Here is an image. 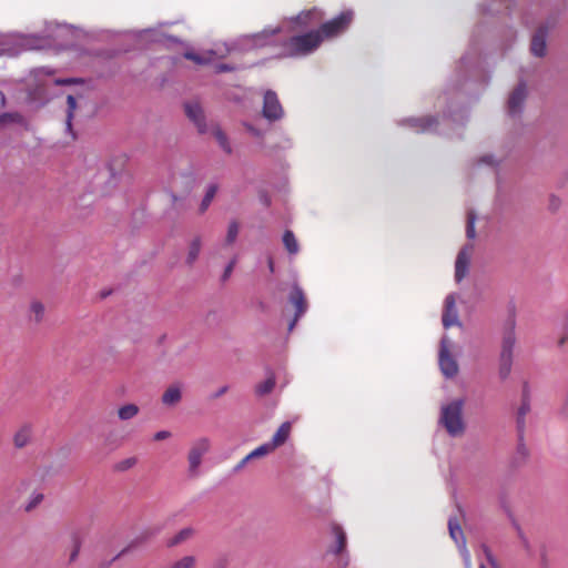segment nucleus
I'll use <instances>...</instances> for the list:
<instances>
[{
	"label": "nucleus",
	"instance_id": "6e6d98bb",
	"mask_svg": "<svg viewBox=\"0 0 568 568\" xmlns=\"http://www.w3.org/2000/svg\"><path fill=\"white\" fill-rule=\"evenodd\" d=\"M229 560L225 556H220L212 562V568H227Z\"/></svg>",
	"mask_w": 568,
	"mask_h": 568
},
{
	"label": "nucleus",
	"instance_id": "680f3d73",
	"mask_svg": "<svg viewBox=\"0 0 568 568\" xmlns=\"http://www.w3.org/2000/svg\"><path fill=\"white\" fill-rule=\"evenodd\" d=\"M227 390H229V386L224 385V386L220 387L215 393H213L211 395V398L216 399V398L223 396Z\"/></svg>",
	"mask_w": 568,
	"mask_h": 568
},
{
	"label": "nucleus",
	"instance_id": "bf43d9fd",
	"mask_svg": "<svg viewBox=\"0 0 568 568\" xmlns=\"http://www.w3.org/2000/svg\"><path fill=\"white\" fill-rule=\"evenodd\" d=\"M477 164H487V165H490V166H494L496 164V160H495V156L493 154L490 155H484L481 156L478 161H477Z\"/></svg>",
	"mask_w": 568,
	"mask_h": 568
},
{
	"label": "nucleus",
	"instance_id": "052dcab7",
	"mask_svg": "<svg viewBox=\"0 0 568 568\" xmlns=\"http://www.w3.org/2000/svg\"><path fill=\"white\" fill-rule=\"evenodd\" d=\"M540 568H548L549 567V561H548V558H547V550H546V547L542 546L541 549H540Z\"/></svg>",
	"mask_w": 568,
	"mask_h": 568
},
{
	"label": "nucleus",
	"instance_id": "0e129e2a",
	"mask_svg": "<svg viewBox=\"0 0 568 568\" xmlns=\"http://www.w3.org/2000/svg\"><path fill=\"white\" fill-rule=\"evenodd\" d=\"M248 463V459L246 457H244L235 467H234V471L237 473L240 471L241 469L244 468V466Z\"/></svg>",
	"mask_w": 568,
	"mask_h": 568
},
{
	"label": "nucleus",
	"instance_id": "58836bf2",
	"mask_svg": "<svg viewBox=\"0 0 568 568\" xmlns=\"http://www.w3.org/2000/svg\"><path fill=\"white\" fill-rule=\"evenodd\" d=\"M237 234H239V223L236 221H232L227 227V233H226V239H225L226 244L227 245L233 244L237 237Z\"/></svg>",
	"mask_w": 568,
	"mask_h": 568
},
{
	"label": "nucleus",
	"instance_id": "49530a36",
	"mask_svg": "<svg viewBox=\"0 0 568 568\" xmlns=\"http://www.w3.org/2000/svg\"><path fill=\"white\" fill-rule=\"evenodd\" d=\"M459 552H460V556L463 558V561H464V565H465V568H471V558H470V552L469 550L467 549L466 545L464 544V541L462 540V545H460V548L458 549Z\"/></svg>",
	"mask_w": 568,
	"mask_h": 568
},
{
	"label": "nucleus",
	"instance_id": "0eeeda50",
	"mask_svg": "<svg viewBox=\"0 0 568 568\" xmlns=\"http://www.w3.org/2000/svg\"><path fill=\"white\" fill-rule=\"evenodd\" d=\"M353 18L354 12L352 10L343 11L337 17L322 23L317 31L323 37V40L325 38H335L348 29Z\"/></svg>",
	"mask_w": 568,
	"mask_h": 568
},
{
	"label": "nucleus",
	"instance_id": "2eb2a0df",
	"mask_svg": "<svg viewBox=\"0 0 568 568\" xmlns=\"http://www.w3.org/2000/svg\"><path fill=\"white\" fill-rule=\"evenodd\" d=\"M499 509H503L504 513L506 514V516L508 517L513 528L516 530L517 532V536L523 545V548L525 549L526 554L529 556V557H532L534 555V550H532V547L527 538V536L525 535L524 530L521 529L518 520L516 519V517L514 516V514L511 513L509 506L505 503V500L499 496Z\"/></svg>",
	"mask_w": 568,
	"mask_h": 568
},
{
	"label": "nucleus",
	"instance_id": "603ef678",
	"mask_svg": "<svg viewBox=\"0 0 568 568\" xmlns=\"http://www.w3.org/2000/svg\"><path fill=\"white\" fill-rule=\"evenodd\" d=\"M83 80L80 78H59L54 80L57 85H71L75 83H82Z\"/></svg>",
	"mask_w": 568,
	"mask_h": 568
},
{
	"label": "nucleus",
	"instance_id": "c85d7f7f",
	"mask_svg": "<svg viewBox=\"0 0 568 568\" xmlns=\"http://www.w3.org/2000/svg\"><path fill=\"white\" fill-rule=\"evenodd\" d=\"M200 251H201V239L195 237L190 244L187 256L185 260V263L189 266H192L194 264V262L197 260Z\"/></svg>",
	"mask_w": 568,
	"mask_h": 568
},
{
	"label": "nucleus",
	"instance_id": "3c124183",
	"mask_svg": "<svg viewBox=\"0 0 568 568\" xmlns=\"http://www.w3.org/2000/svg\"><path fill=\"white\" fill-rule=\"evenodd\" d=\"M235 264H236V258H235V257H234V258H232V260L227 263V265L225 266L224 272H223V274H222V276H221V281H222V282H226V281L230 278V276H231V274H232V272H233V268H234Z\"/></svg>",
	"mask_w": 568,
	"mask_h": 568
},
{
	"label": "nucleus",
	"instance_id": "4d7b16f0",
	"mask_svg": "<svg viewBox=\"0 0 568 568\" xmlns=\"http://www.w3.org/2000/svg\"><path fill=\"white\" fill-rule=\"evenodd\" d=\"M161 37L164 39L165 44H182L183 43V41L179 37L173 36V34H162Z\"/></svg>",
	"mask_w": 568,
	"mask_h": 568
},
{
	"label": "nucleus",
	"instance_id": "6e6552de",
	"mask_svg": "<svg viewBox=\"0 0 568 568\" xmlns=\"http://www.w3.org/2000/svg\"><path fill=\"white\" fill-rule=\"evenodd\" d=\"M527 95V85L521 80L514 88L506 103V113L510 119L518 120L521 118Z\"/></svg>",
	"mask_w": 568,
	"mask_h": 568
},
{
	"label": "nucleus",
	"instance_id": "a19ab883",
	"mask_svg": "<svg viewBox=\"0 0 568 568\" xmlns=\"http://www.w3.org/2000/svg\"><path fill=\"white\" fill-rule=\"evenodd\" d=\"M31 313L33 314V320L36 323H40L44 315V306L41 302H32L30 306Z\"/></svg>",
	"mask_w": 568,
	"mask_h": 568
},
{
	"label": "nucleus",
	"instance_id": "6ab92c4d",
	"mask_svg": "<svg viewBox=\"0 0 568 568\" xmlns=\"http://www.w3.org/2000/svg\"><path fill=\"white\" fill-rule=\"evenodd\" d=\"M456 301L454 294H448L445 298L444 311L442 315V323L445 328H449L453 325H460L458 321V313L456 310Z\"/></svg>",
	"mask_w": 568,
	"mask_h": 568
},
{
	"label": "nucleus",
	"instance_id": "9d476101",
	"mask_svg": "<svg viewBox=\"0 0 568 568\" xmlns=\"http://www.w3.org/2000/svg\"><path fill=\"white\" fill-rule=\"evenodd\" d=\"M438 365L446 378H453L458 373V364L448 349L447 336H444L440 341Z\"/></svg>",
	"mask_w": 568,
	"mask_h": 568
},
{
	"label": "nucleus",
	"instance_id": "ea45409f",
	"mask_svg": "<svg viewBox=\"0 0 568 568\" xmlns=\"http://www.w3.org/2000/svg\"><path fill=\"white\" fill-rule=\"evenodd\" d=\"M272 453V450L270 449V447L264 443L263 445L256 447L255 449H253L250 454H247L245 457L250 460L252 459H255V458H260V457H263L267 454Z\"/></svg>",
	"mask_w": 568,
	"mask_h": 568
},
{
	"label": "nucleus",
	"instance_id": "2f4dec72",
	"mask_svg": "<svg viewBox=\"0 0 568 568\" xmlns=\"http://www.w3.org/2000/svg\"><path fill=\"white\" fill-rule=\"evenodd\" d=\"M23 122V116L18 112H3L0 114V126L17 123L20 124Z\"/></svg>",
	"mask_w": 568,
	"mask_h": 568
},
{
	"label": "nucleus",
	"instance_id": "9b49d317",
	"mask_svg": "<svg viewBox=\"0 0 568 568\" xmlns=\"http://www.w3.org/2000/svg\"><path fill=\"white\" fill-rule=\"evenodd\" d=\"M288 302L295 306L294 318L288 324V331L291 332L296 325L300 317H302L307 311V303L302 287L294 283L288 295Z\"/></svg>",
	"mask_w": 568,
	"mask_h": 568
},
{
	"label": "nucleus",
	"instance_id": "bb28decb",
	"mask_svg": "<svg viewBox=\"0 0 568 568\" xmlns=\"http://www.w3.org/2000/svg\"><path fill=\"white\" fill-rule=\"evenodd\" d=\"M71 542H72V550L69 555L68 564H72L77 560L81 545H82V538L79 531H72L71 534Z\"/></svg>",
	"mask_w": 568,
	"mask_h": 568
},
{
	"label": "nucleus",
	"instance_id": "5fc2aeb1",
	"mask_svg": "<svg viewBox=\"0 0 568 568\" xmlns=\"http://www.w3.org/2000/svg\"><path fill=\"white\" fill-rule=\"evenodd\" d=\"M132 548V545H129L128 547L123 548L118 555H115L110 561L102 562L100 565V568H109L112 562L118 560L120 557H122L124 554H126Z\"/></svg>",
	"mask_w": 568,
	"mask_h": 568
},
{
	"label": "nucleus",
	"instance_id": "37998d69",
	"mask_svg": "<svg viewBox=\"0 0 568 568\" xmlns=\"http://www.w3.org/2000/svg\"><path fill=\"white\" fill-rule=\"evenodd\" d=\"M481 551L488 564L491 566V568H497V558L495 557L490 548L487 545L483 544Z\"/></svg>",
	"mask_w": 568,
	"mask_h": 568
},
{
	"label": "nucleus",
	"instance_id": "7c9ffc66",
	"mask_svg": "<svg viewBox=\"0 0 568 568\" xmlns=\"http://www.w3.org/2000/svg\"><path fill=\"white\" fill-rule=\"evenodd\" d=\"M216 191H217V185L216 184H210L207 186L205 195L202 199V202L200 204V212L201 213H203V212H205L207 210V207L210 206L212 200L214 199V196L216 194Z\"/></svg>",
	"mask_w": 568,
	"mask_h": 568
},
{
	"label": "nucleus",
	"instance_id": "393cba45",
	"mask_svg": "<svg viewBox=\"0 0 568 568\" xmlns=\"http://www.w3.org/2000/svg\"><path fill=\"white\" fill-rule=\"evenodd\" d=\"M32 434L31 426L29 424L23 425L13 437V443L17 448H23L30 442Z\"/></svg>",
	"mask_w": 568,
	"mask_h": 568
},
{
	"label": "nucleus",
	"instance_id": "72a5a7b5",
	"mask_svg": "<svg viewBox=\"0 0 568 568\" xmlns=\"http://www.w3.org/2000/svg\"><path fill=\"white\" fill-rule=\"evenodd\" d=\"M139 413V407L135 404H126L119 409V418L129 420Z\"/></svg>",
	"mask_w": 568,
	"mask_h": 568
},
{
	"label": "nucleus",
	"instance_id": "79ce46f5",
	"mask_svg": "<svg viewBox=\"0 0 568 568\" xmlns=\"http://www.w3.org/2000/svg\"><path fill=\"white\" fill-rule=\"evenodd\" d=\"M561 199L556 195V194H550L549 197H548V211L551 213V214H556L560 207H561Z\"/></svg>",
	"mask_w": 568,
	"mask_h": 568
},
{
	"label": "nucleus",
	"instance_id": "4468645a",
	"mask_svg": "<svg viewBox=\"0 0 568 568\" xmlns=\"http://www.w3.org/2000/svg\"><path fill=\"white\" fill-rule=\"evenodd\" d=\"M400 125H407L417 133H425L433 131L438 125V119L433 115L420 118H405L398 122Z\"/></svg>",
	"mask_w": 568,
	"mask_h": 568
},
{
	"label": "nucleus",
	"instance_id": "4be33fe9",
	"mask_svg": "<svg viewBox=\"0 0 568 568\" xmlns=\"http://www.w3.org/2000/svg\"><path fill=\"white\" fill-rule=\"evenodd\" d=\"M182 399V390L180 384L170 385L162 394V403L166 406H174Z\"/></svg>",
	"mask_w": 568,
	"mask_h": 568
},
{
	"label": "nucleus",
	"instance_id": "5701e85b",
	"mask_svg": "<svg viewBox=\"0 0 568 568\" xmlns=\"http://www.w3.org/2000/svg\"><path fill=\"white\" fill-rule=\"evenodd\" d=\"M448 530L450 538L455 541L458 549L460 548L462 540L466 545V538L456 517H450L448 519Z\"/></svg>",
	"mask_w": 568,
	"mask_h": 568
},
{
	"label": "nucleus",
	"instance_id": "a878e982",
	"mask_svg": "<svg viewBox=\"0 0 568 568\" xmlns=\"http://www.w3.org/2000/svg\"><path fill=\"white\" fill-rule=\"evenodd\" d=\"M283 244L290 254H297L300 246L294 233L291 230H286L282 237Z\"/></svg>",
	"mask_w": 568,
	"mask_h": 568
},
{
	"label": "nucleus",
	"instance_id": "c756f323",
	"mask_svg": "<svg viewBox=\"0 0 568 568\" xmlns=\"http://www.w3.org/2000/svg\"><path fill=\"white\" fill-rule=\"evenodd\" d=\"M213 134H214L220 148L227 154H231L232 153L231 144L229 142L226 134L222 131V129L220 126L214 128Z\"/></svg>",
	"mask_w": 568,
	"mask_h": 568
},
{
	"label": "nucleus",
	"instance_id": "dca6fc26",
	"mask_svg": "<svg viewBox=\"0 0 568 568\" xmlns=\"http://www.w3.org/2000/svg\"><path fill=\"white\" fill-rule=\"evenodd\" d=\"M210 449V440L205 437L197 439L194 442L190 453H189V470L190 473H195L199 466L201 465L202 457Z\"/></svg>",
	"mask_w": 568,
	"mask_h": 568
},
{
	"label": "nucleus",
	"instance_id": "ddd939ff",
	"mask_svg": "<svg viewBox=\"0 0 568 568\" xmlns=\"http://www.w3.org/2000/svg\"><path fill=\"white\" fill-rule=\"evenodd\" d=\"M184 111L190 121L194 123L200 134L207 132L206 118L204 110L197 102H185Z\"/></svg>",
	"mask_w": 568,
	"mask_h": 568
},
{
	"label": "nucleus",
	"instance_id": "a211bd4d",
	"mask_svg": "<svg viewBox=\"0 0 568 568\" xmlns=\"http://www.w3.org/2000/svg\"><path fill=\"white\" fill-rule=\"evenodd\" d=\"M323 17L324 13L320 9L313 8L302 11L295 17H292L290 22L298 27L301 30H304L308 26L320 22Z\"/></svg>",
	"mask_w": 568,
	"mask_h": 568
},
{
	"label": "nucleus",
	"instance_id": "13d9d810",
	"mask_svg": "<svg viewBox=\"0 0 568 568\" xmlns=\"http://www.w3.org/2000/svg\"><path fill=\"white\" fill-rule=\"evenodd\" d=\"M496 0H490L488 4H480V11L483 14H493L494 13V4H495Z\"/></svg>",
	"mask_w": 568,
	"mask_h": 568
},
{
	"label": "nucleus",
	"instance_id": "39448f33",
	"mask_svg": "<svg viewBox=\"0 0 568 568\" xmlns=\"http://www.w3.org/2000/svg\"><path fill=\"white\" fill-rule=\"evenodd\" d=\"M464 400L458 398L442 407L439 423L443 424L452 437L464 434L465 423L463 420Z\"/></svg>",
	"mask_w": 568,
	"mask_h": 568
},
{
	"label": "nucleus",
	"instance_id": "f03ea898",
	"mask_svg": "<svg viewBox=\"0 0 568 568\" xmlns=\"http://www.w3.org/2000/svg\"><path fill=\"white\" fill-rule=\"evenodd\" d=\"M516 316L517 303L514 296H510L504 306L501 323V349L499 352V381L506 379L513 367L514 347L516 344Z\"/></svg>",
	"mask_w": 568,
	"mask_h": 568
},
{
	"label": "nucleus",
	"instance_id": "8fccbe9b",
	"mask_svg": "<svg viewBox=\"0 0 568 568\" xmlns=\"http://www.w3.org/2000/svg\"><path fill=\"white\" fill-rule=\"evenodd\" d=\"M42 500H43V494H41V493L33 494L24 509L27 511H30L33 508H36Z\"/></svg>",
	"mask_w": 568,
	"mask_h": 568
},
{
	"label": "nucleus",
	"instance_id": "1a4fd4ad",
	"mask_svg": "<svg viewBox=\"0 0 568 568\" xmlns=\"http://www.w3.org/2000/svg\"><path fill=\"white\" fill-rule=\"evenodd\" d=\"M282 103L273 90H266L263 95L262 115L270 123L277 122L284 118Z\"/></svg>",
	"mask_w": 568,
	"mask_h": 568
},
{
	"label": "nucleus",
	"instance_id": "7ed1b4c3",
	"mask_svg": "<svg viewBox=\"0 0 568 568\" xmlns=\"http://www.w3.org/2000/svg\"><path fill=\"white\" fill-rule=\"evenodd\" d=\"M285 31L284 26L275 28L267 27L260 32L243 34L227 45V52L232 51H250L261 49L265 47H281L283 40V33Z\"/></svg>",
	"mask_w": 568,
	"mask_h": 568
},
{
	"label": "nucleus",
	"instance_id": "20e7f679",
	"mask_svg": "<svg viewBox=\"0 0 568 568\" xmlns=\"http://www.w3.org/2000/svg\"><path fill=\"white\" fill-rule=\"evenodd\" d=\"M323 41L318 31L312 30L303 34L284 36L281 41L282 57L307 55L315 51Z\"/></svg>",
	"mask_w": 568,
	"mask_h": 568
},
{
	"label": "nucleus",
	"instance_id": "e2e57ef3",
	"mask_svg": "<svg viewBox=\"0 0 568 568\" xmlns=\"http://www.w3.org/2000/svg\"><path fill=\"white\" fill-rule=\"evenodd\" d=\"M170 432L168 430H160L154 434V440H163L170 437Z\"/></svg>",
	"mask_w": 568,
	"mask_h": 568
},
{
	"label": "nucleus",
	"instance_id": "774afa93",
	"mask_svg": "<svg viewBox=\"0 0 568 568\" xmlns=\"http://www.w3.org/2000/svg\"><path fill=\"white\" fill-rule=\"evenodd\" d=\"M566 343H568V334L564 333V335L558 341V347H562Z\"/></svg>",
	"mask_w": 568,
	"mask_h": 568
},
{
	"label": "nucleus",
	"instance_id": "338daca9",
	"mask_svg": "<svg viewBox=\"0 0 568 568\" xmlns=\"http://www.w3.org/2000/svg\"><path fill=\"white\" fill-rule=\"evenodd\" d=\"M562 331L564 333L568 334V310L566 311L564 316Z\"/></svg>",
	"mask_w": 568,
	"mask_h": 568
},
{
	"label": "nucleus",
	"instance_id": "c03bdc74",
	"mask_svg": "<svg viewBox=\"0 0 568 568\" xmlns=\"http://www.w3.org/2000/svg\"><path fill=\"white\" fill-rule=\"evenodd\" d=\"M243 126H244V128H245V130H246L251 135H253L254 138L262 139V138H264V135H265V131H264V130L256 128V126H255V125H253L252 123L244 122V123H243Z\"/></svg>",
	"mask_w": 568,
	"mask_h": 568
},
{
	"label": "nucleus",
	"instance_id": "f8f14e48",
	"mask_svg": "<svg viewBox=\"0 0 568 568\" xmlns=\"http://www.w3.org/2000/svg\"><path fill=\"white\" fill-rule=\"evenodd\" d=\"M529 456H530V452H529L525 440H523V442L517 440L516 448L507 460L506 467H507L508 474L514 475L519 469H521L527 464Z\"/></svg>",
	"mask_w": 568,
	"mask_h": 568
},
{
	"label": "nucleus",
	"instance_id": "f704fd0d",
	"mask_svg": "<svg viewBox=\"0 0 568 568\" xmlns=\"http://www.w3.org/2000/svg\"><path fill=\"white\" fill-rule=\"evenodd\" d=\"M67 104H68V110H67V130L71 132L72 130V119H73V113H74V110L77 109V100L73 95L69 94L67 97Z\"/></svg>",
	"mask_w": 568,
	"mask_h": 568
},
{
	"label": "nucleus",
	"instance_id": "f257e3e1",
	"mask_svg": "<svg viewBox=\"0 0 568 568\" xmlns=\"http://www.w3.org/2000/svg\"><path fill=\"white\" fill-rule=\"evenodd\" d=\"M486 64V57L471 43L460 58L444 92L445 120H450L456 126H465L469 118L467 103L477 99L490 80Z\"/></svg>",
	"mask_w": 568,
	"mask_h": 568
},
{
	"label": "nucleus",
	"instance_id": "e433bc0d",
	"mask_svg": "<svg viewBox=\"0 0 568 568\" xmlns=\"http://www.w3.org/2000/svg\"><path fill=\"white\" fill-rule=\"evenodd\" d=\"M26 44L30 49H43L49 45V41L45 38L42 37H30L26 40Z\"/></svg>",
	"mask_w": 568,
	"mask_h": 568
},
{
	"label": "nucleus",
	"instance_id": "412c9836",
	"mask_svg": "<svg viewBox=\"0 0 568 568\" xmlns=\"http://www.w3.org/2000/svg\"><path fill=\"white\" fill-rule=\"evenodd\" d=\"M216 52L214 50H207L203 54L196 53L192 50H187L183 53L186 60H190L199 65H209L213 62Z\"/></svg>",
	"mask_w": 568,
	"mask_h": 568
},
{
	"label": "nucleus",
	"instance_id": "69168bd1",
	"mask_svg": "<svg viewBox=\"0 0 568 568\" xmlns=\"http://www.w3.org/2000/svg\"><path fill=\"white\" fill-rule=\"evenodd\" d=\"M260 200L265 206L271 205V199L266 193L261 194Z\"/></svg>",
	"mask_w": 568,
	"mask_h": 568
},
{
	"label": "nucleus",
	"instance_id": "a18cd8bd",
	"mask_svg": "<svg viewBox=\"0 0 568 568\" xmlns=\"http://www.w3.org/2000/svg\"><path fill=\"white\" fill-rule=\"evenodd\" d=\"M531 410V400L520 399L519 406L514 410L516 415L527 416Z\"/></svg>",
	"mask_w": 568,
	"mask_h": 568
},
{
	"label": "nucleus",
	"instance_id": "cd10ccee",
	"mask_svg": "<svg viewBox=\"0 0 568 568\" xmlns=\"http://www.w3.org/2000/svg\"><path fill=\"white\" fill-rule=\"evenodd\" d=\"M275 376L271 374L264 382L260 383L255 387V393L258 396H265L270 394L275 387Z\"/></svg>",
	"mask_w": 568,
	"mask_h": 568
},
{
	"label": "nucleus",
	"instance_id": "864d4df0",
	"mask_svg": "<svg viewBox=\"0 0 568 568\" xmlns=\"http://www.w3.org/2000/svg\"><path fill=\"white\" fill-rule=\"evenodd\" d=\"M520 399L531 400V389L528 381L523 382Z\"/></svg>",
	"mask_w": 568,
	"mask_h": 568
},
{
	"label": "nucleus",
	"instance_id": "c9c22d12",
	"mask_svg": "<svg viewBox=\"0 0 568 568\" xmlns=\"http://www.w3.org/2000/svg\"><path fill=\"white\" fill-rule=\"evenodd\" d=\"M476 213L473 210L467 212V222H466V236L468 240H474L476 237L475 222H476Z\"/></svg>",
	"mask_w": 568,
	"mask_h": 568
},
{
	"label": "nucleus",
	"instance_id": "473e14b6",
	"mask_svg": "<svg viewBox=\"0 0 568 568\" xmlns=\"http://www.w3.org/2000/svg\"><path fill=\"white\" fill-rule=\"evenodd\" d=\"M514 419H515V428H516V437L518 442L525 440V433H526V416L516 415L514 413Z\"/></svg>",
	"mask_w": 568,
	"mask_h": 568
},
{
	"label": "nucleus",
	"instance_id": "de8ad7c7",
	"mask_svg": "<svg viewBox=\"0 0 568 568\" xmlns=\"http://www.w3.org/2000/svg\"><path fill=\"white\" fill-rule=\"evenodd\" d=\"M237 70V67L231 63H216L214 65V72L216 74L220 73H226V72H234Z\"/></svg>",
	"mask_w": 568,
	"mask_h": 568
},
{
	"label": "nucleus",
	"instance_id": "f3484780",
	"mask_svg": "<svg viewBox=\"0 0 568 568\" xmlns=\"http://www.w3.org/2000/svg\"><path fill=\"white\" fill-rule=\"evenodd\" d=\"M473 244H465L457 254L455 262V280L459 283L467 274L469 266V256L473 251Z\"/></svg>",
	"mask_w": 568,
	"mask_h": 568
},
{
	"label": "nucleus",
	"instance_id": "423d86ee",
	"mask_svg": "<svg viewBox=\"0 0 568 568\" xmlns=\"http://www.w3.org/2000/svg\"><path fill=\"white\" fill-rule=\"evenodd\" d=\"M558 18L556 14H550L542 21L532 32L530 39L529 50L536 58H544L547 54V39L549 32L556 27Z\"/></svg>",
	"mask_w": 568,
	"mask_h": 568
},
{
	"label": "nucleus",
	"instance_id": "b1692460",
	"mask_svg": "<svg viewBox=\"0 0 568 568\" xmlns=\"http://www.w3.org/2000/svg\"><path fill=\"white\" fill-rule=\"evenodd\" d=\"M333 532L336 537V545L329 550L333 555H339L345 550L346 547V534L343 528L338 525L333 526Z\"/></svg>",
	"mask_w": 568,
	"mask_h": 568
},
{
	"label": "nucleus",
	"instance_id": "4c0bfd02",
	"mask_svg": "<svg viewBox=\"0 0 568 568\" xmlns=\"http://www.w3.org/2000/svg\"><path fill=\"white\" fill-rule=\"evenodd\" d=\"M191 535H192V529L191 528H183L168 542V545L170 547L176 546L180 542H182L185 539H187Z\"/></svg>",
	"mask_w": 568,
	"mask_h": 568
},
{
	"label": "nucleus",
	"instance_id": "aec40b11",
	"mask_svg": "<svg viewBox=\"0 0 568 568\" xmlns=\"http://www.w3.org/2000/svg\"><path fill=\"white\" fill-rule=\"evenodd\" d=\"M290 432H291V423L290 422H284L278 427L276 433L273 435L272 439L270 442L265 443V444L273 452L275 448H277L278 446L283 445L287 440V438L290 436Z\"/></svg>",
	"mask_w": 568,
	"mask_h": 568
},
{
	"label": "nucleus",
	"instance_id": "09e8293b",
	"mask_svg": "<svg viewBox=\"0 0 568 568\" xmlns=\"http://www.w3.org/2000/svg\"><path fill=\"white\" fill-rule=\"evenodd\" d=\"M135 463H136V458H134V457L125 458V459L121 460L120 463H118L115 468H116V470L124 471V470H128L131 467H133L135 465Z\"/></svg>",
	"mask_w": 568,
	"mask_h": 568
}]
</instances>
